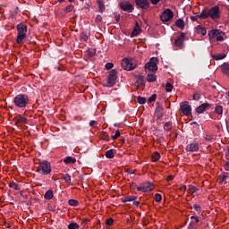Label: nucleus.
Listing matches in <instances>:
<instances>
[{
    "mask_svg": "<svg viewBox=\"0 0 229 229\" xmlns=\"http://www.w3.org/2000/svg\"><path fill=\"white\" fill-rule=\"evenodd\" d=\"M106 225H107V226H112L114 225V218H108Z\"/></svg>",
    "mask_w": 229,
    "mask_h": 229,
    "instance_id": "53",
    "label": "nucleus"
},
{
    "mask_svg": "<svg viewBox=\"0 0 229 229\" xmlns=\"http://www.w3.org/2000/svg\"><path fill=\"white\" fill-rule=\"evenodd\" d=\"M119 137H121V131H119V130H116L114 135L112 136V139L113 140H116V139H119Z\"/></svg>",
    "mask_w": 229,
    "mask_h": 229,
    "instance_id": "46",
    "label": "nucleus"
},
{
    "mask_svg": "<svg viewBox=\"0 0 229 229\" xmlns=\"http://www.w3.org/2000/svg\"><path fill=\"white\" fill-rule=\"evenodd\" d=\"M215 113H216L217 115H223V106H216L215 107Z\"/></svg>",
    "mask_w": 229,
    "mask_h": 229,
    "instance_id": "37",
    "label": "nucleus"
},
{
    "mask_svg": "<svg viewBox=\"0 0 229 229\" xmlns=\"http://www.w3.org/2000/svg\"><path fill=\"white\" fill-rule=\"evenodd\" d=\"M137 101L140 105H144L146 103V98L138 97Z\"/></svg>",
    "mask_w": 229,
    "mask_h": 229,
    "instance_id": "48",
    "label": "nucleus"
},
{
    "mask_svg": "<svg viewBox=\"0 0 229 229\" xmlns=\"http://www.w3.org/2000/svg\"><path fill=\"white\" fill-rule=\"evenodd\" d=\"M95 22H97L98 24H99V22H103V16L102 15H97V17L95 19Z\"/></svg>",
    "mask_w": 229,
    "mask_h": 229,
    "instance_id": "50",
    "label": "nucleus"
},
{
    "mask_svg": "<svg viewBox=\"0 0 229 229\" xmlns=\"http://www.w3.org/2000/svg\"><path fill=\"white\" fill-rule=\"evenodd\" d=\"M225 40V32L220 30V34L216 36V42H223Z\"/></svg>",
    "mask_w": 229,
    "mask_h": 229,
    "instance_id": "34",
    "label": "nucleus"
},
{
    "mask_svg": "<svg viewBox=\"0 0 229 229\" xmlns=\"http://www.w3.org/2000/svg\"><path fill=\"white\" fill-rule=\"evenodd\" d=\"M115 81H117V71L111 70L107 75V82L105 84V87H114L115 85Z\"/></svg>",
    "mask_w": 229,
    "mask_h": 229,
    "instance_id": "6",
    "label": "nucleus"
},
{
    "mask_svg": "<svg viewBox=\"0 0 229 229\" xmlns=\"http://www.w3.org/2000/svg\"><path fill=\"white\" fill-rule=\"evenodd\" d=\"M180 110L184 115H192V107L191 106V105H189V102H184L183 104H181Z\"/></svg>",
    "mask_w": 229,
    "mask_h": 229,
    "instance_id": "9",
    "label": "nucleus"
},
{
    "mask_svg": "<svg viewBox=\"0 0 229 229\" xmlns=\"http://www.w3.org/2000/svg\"><path fill=\"white\" fill-rule=\"evenodd\" d=\"M183 42H185V33L182 32L178 38L174 41V46L182 49L183 47Z\"/></svg>",
    "mask_w": 229,
    "mask_h": 229,
    "instance_id": "12",
    "label": "nucleus"
},
{
    "mask_svg": "<svg viewBox=\"0 0 229 229\" xmlns=\"http://www.w3.org/2000/svg\"><path fill=\"white\" fill-rule=\"evenodd\" d=\"M207 14L206 13H204V11L202 10V12L200 13V14L195 13L194 16H191V21L192 22H196L199 19H206Z\"/></svg>",
    "mask_w": 229,
    "mask_h": 229,
    "instance_id": "18",
    "label": "nucleus"
},
{
    "mask_svg": "<svg viewBox=\"0 0 229 229\" xmlns=\"http://www.w3.org/2000/svg\"><path fill=\"white\" fill-rule=\"evenodd\" d=\"M97 3L98 4V12L103 13L105 12V4H103V1L101 0H97Z\"/></svg>",
    "mask_w": 229,
    "mask_h": 229,
    "instance_id": "28",
    "label": "nucleus"
},
{
    "mask_svg": "<svg viewBox=\"0 0 229 229\" xmlns=\"http://www.w3.org/2000/svg\"><path fill=\"white\" fill-rule=\"evenodd\" d=\"M135 199H137V197L135 196L128 197V201H135Z\"/></svg>",
    "mask_w": 229,
    "mask_h": 229,
    "instance_id": "59",
    "label": "nucleus"
},
{
    "mask_svg": "<svg viewBox=\"0 0 229 229\" xmlns=\"http://www.w3.org/2000/svg\"><path fill=\"white\" fill-rule=\"evenodd\" d=\"M68 205H70V207H78L80 205V202L76 199H69Z\"/></svg>",
    "mask_w": 229,
    "mask_h": 229,
    "instance_id": "35",
    "label": "nucleus"
},
{
    "mask_svg": "<svg viewBox=\"0 0 229 229\" xmlns=\"http://www.w3.org/2000/svg\"><path fill=\"white\" fill-rule=\"evenodd\" d=\"M155 201H157V203H160V201H162V195L160 193L155 194Z\"/></svg>",
    "mask_w": 229,
    "mask_h": 229,
    "instance_id": "45",
    "label": "nucleus"
},
{
    "mask_svg": "<svg viewBox=\"0 0 229 229\" xmlns=\"http://www.w3.org/2000/svg\"><path fill=\"white\" fill-rule=\"evenodd\" d=\"M222 72L223 74H225V76H229V64H224L222 65Z\"/></svg>",
    "mask_w": 229,
    "mask_h": 229,
    "instance_id": "26",
    "label": "nucleus"
},
{
    "mask_svg": "<svg viewBox=\"0 0 229 229\" xmlns=\"http://www.w3.org/2000/svg\"><path fill=\"white\" fill-rule=\"evenodd\" d=\"M174 17V14L173 13V11H171V9H165L160 15V20L162 22H169V21H171V19Z\"/></svg>",
    "mask_w": 229,
    "mask_h": 229,
    "instance_id": "8",
    "label": "nucleus"
},
{
    "mask_svg": "<svg viewBox=\"0 0 229 229\" xmlns=\"http://www.w3.org/2000/svg\"><path fill=\"white\" fill-rule=\"evenodd\" d=\"M204 139H205V140H207V142H210V141L214 140V136H213V134H205Z\"/></svg>",
    "mask_w": 229,
    "mask_h": 229,
    "instance_id": "42",
    "label": "nucleus"
},
{
    "mask_svg": "<svg viewBox=\"0 0 229 229\" xmlns=\"http://www.w3.org/2000/svg\"><path fill=\"white\" fill-rule=\"evenodd\" d=\"M173 89H174V86H173V84H171V82H166L165 91L166 92H173Z\"/></svg>",
    "mask_w": 229,
    "mask_h": 229,
    "instance_id": "38",
    "label": "nucleus"
},
{
    "mask_svg": "<svg viewBox=\"0 0 229 229\" xmlns=\"http://www.w3.org/2000/svg\"><path fill=\"white\" fill-rule=\"evenodd\" d=\"M198 191H199V189H198L196 186L194 185L189 186V189H188L189 194H194L195 192H198Z\"/></svg>",
    "mask_w": 229,
    "mask_h": 229,
    "instance_id": "33",
    "label": "nucleus"
},
{
    "mask_svg": "<svg viewBox=\"0 0 229 229\" xmlns=\"http://www.w3.org/2000/svg\"><path fill=\"white\" fill-rule=\"evenodd\" d=\"M51 163L47 160H44L42 162H39V165L37 168V173L42 175H47L51 174Z\"/></svg>",
    "mask_w": 229,
    "mask_h": 229,
    "instance_id": "4",
    "label": "nucleus"
},
{
    "mask_svg": "<svg viewBox=\"0 0 229 229\" xmlns=\"http://www.w3.org/2000/svg\"><path fill=\"white\" fill-rule=\"evenodd\" d=\"M221 30L213 29L208 31V35L209 38V40H212L213 38H216L218 35H220Z\"/></svg>",
    "mask_w": 229,
    "mask_h": 229,
    "instance_id": "17",
    "label": "nucleus"
},
{
    "mask_svg": "<svg viewBox=\"0 0 229 229\" xmlns=\"http://www.w3.org/2000/svg\"><path fill=\"white\" fill-rule=\"evenodd\" d=\"M173 180H174V175H168V176L166 177V181H167V182H173Z\"/></svg>",
    "mask_w": 229,
    "mask_h": 229,
    "instance_id": "58",
    "label": "nucleus"
},
{
    "mask_svg": "<svg viewBox=\"0 0 229 229\" xmlns=\"http://www.w3.org/2000/svg\"><path fill=\"white\" fill-rule=\"evenodd\" d=\"M113 67H114V64H112V63L106 64V69L107 71H110V69H112Z\"/></svg>",
    "mask_w": 229,
    "mask_h": 229,
    "instance_id": "56",
    "label": "nucleus"
},
{
    "mask_svg": "<svg viewBox=\"0 0 229 229\" xmlns=\"http://www.w3.org/2000/svg\"><path fill=\"white\" fill-rule=\"evenodd\" d=\"M16 108H26L30 105V97L27 94H19L13 98Z\"/></svg>",
    "mask_w": 229,
    "mask_h": 229,
    "instance_id": "1",
    "label": "nucleus"
},
{
    "mask_svg": "<svg viewBox=\"0 0 229 229\" xmlns=\"http://www.w3.org/2000/svg\"><path fill=\"white\" fill-rule=\"evenodd\" d=\"M106 157L107 158H114V149H109L106 152Z\"/></svg>",
    "mask_w": 229,
    "mask_h": 229,
    "instance_id": "40",
    "label": "nucleus"
},
{
    "mask_svg": "<svg viewBox=\"0 0 229 229\" xmlns=\"http://www.w3.org/2000/svg\"><path fill=\"white\" fill-rule=\"evenodd\" d=\"M87 40H89V36L87 35V33L82 32L81 34V42H87Z\"/></svg>",
    "mask_w": 229,
    "mask_h": 229,
    "instance_id": "39",
    "label": "nucleus"
},
{
    "mask_svg": "<svg viewBox=\"0 0 229 229\" xmlns=\"http://www.w3.org/2000/svg\"><path fill=\"white\" fill-rule=\"evenodd\" d=\"M210 106L211 105L209 103H203L196 108V112L197 114H203V112H205L207 108H210Z\"/></svg>",
    "mask_w": 229,
    "mask_h": 229,
    "instance_id": "16",
    "label": "nucleus"
},
{
    "mask_svg": "<svg viewBox=\"0 0 229 229\" xmlns=\"http://www.w3.org/2000/svg\"><path fill=\"white\" fill-rule=\"evenodd\" d=\"M155 117L158 121H162V118L164 117V111L160 108L157 109L156 112H155Z\"/></svg>",
    "mask_w": 229,
    "mask_h": 229,
    "instance_id": "22",
    "label": "nucleus"
},
{
    "mask_svg": "<svg viewBox=\"0 0 229 229\" xmlns=\"http://www.w3.org/2000/svg\"><path fill=\"white\" fill-rule=\"evenodd\" d=\"M140 33H142V30H140L139 22H136L135 27L131 32V37H137V35H140Z\"/></svg>",
    "mask_w": 229,
    "mask_h": 229,
    "instance_id": "20",
    "label": "nucleus"
},
{
    "mask_svg": "<svg viewBox=\"0 0 229 229\" xmlns=\"http://www.w3.org/2000/svg\"><path fill=\"white\" fill-rule=\"evenodd\" d=\"M15 126H21L22 124H27L28 123V120L26 119V117L22 116V115H17L13 118Z\"/></svg>",
    "mask_w": 229,
    "mask_h": 229,
    "instance_id": "14",
    "label": "nucleus"
},
{
    "mask_svg": "<svg viewBox=\"0 0 229 229\" xmlns=\"http://www.w3.org/2000/svg\"><path fill=\"white\" fill-rule=\"evenodd\" d=\"M164 130L165 131H171L173 130V122H166L164 124Z\"/></svg>",
    "mask_w": 229,
    "mask_h": 229,
    "instance_id": "27",
    "label": "nucleus"
},
{
    "mask_svg": "<svg viewBox=\"0 0 229 229\" xmlns=\"http://www.w3.org/2000/svg\"><path fill=\"white\" fill-rule=\"evenodd\" d=\"M147 81H148V83H153L155 81H157V75L150 73L147 75Z\"/></svg>",
    "mask_w": 229,
    "mask_h": 229,
    "instance_id": "25",
    "label": "nucleus"
},
{
    "mask_svg": "<svg viewBox=\"0 0 229 229\" xmlns=\"http://www.w3.org/2000/svg\"><path fill=\"white\" fill-rule=\"evenodd\" d=\"M95 55H96V49H94V48H89V49L88 50V55H89V56L92 57V56H94Z\"/></svg>",
    "mask_w": 229,
    "mask_h": 229,
    "instance_id": "47",
    "label": "nucleus"
},
{
    "mask_svg": "<svg viewBox=\"0 0 229 229\" xmlns=\"http://www.w3.org/2000/svg\"><path fill=\"white\" fill-rule=\"evenodd\" d=\"M114 20L119 22V21H121V14H117L114 16Z\"/></svg>",
    "mask_w": 229,
    "mask_h": 229,
    "instance_id": "61",
    "label": "nucleus"
},
{
    "mask_svg": "<svg viewBox=\"0 0 229 229\" xmlns=\"http://www.w3.org/2000/svg\"><path fill=\"white\" fill-rule=\"evenodd\" d=\"M45 199H47L48 201L53 199L55 198V193L53 192V190H48L45 195H44Z\"/></svg>",
    "mask_w": 229,
    "mask_h": 229,
    "instance_id": "21",
    "label": "nucleus"
},
{
    "mask_svg": "<svg viewBox=\"0 0 229 229\" xmlns=\"http://www.w3.org/2000/svg\"><path fill=\"white\" fill-rule=\"evenodd\" d=\"M188 229H196V223L191 222L188 225Z\"/></svg>",
    "mask_w": 229,
    "mask_h": 229,
    "instance_id": "57",
    "label": "nucleus"
},
{
    "mask_svg": "<svg viewBox=\"0 0 229 229\" xmlns=\"http://www.w3.org/2000/svg\"><path fill=\"white\" fill-rule=\"evenodd\" d=\"M212 58L214 60H225V58H226V54H216V55H213Z\"/></svg>",
    "mask_w": 229,
    "mask_h": 229,
    "instance_id": "24",
    "label": "nucleus"
},
{
    "mask_svg": "<svg viewBox=\"0 0 229 229\" xmlns=\"http://www.w3.org/2000/svg\"><path fill=\"white\" fill-rule=\"evenodd\" d=\"M191 219L194 220L193 223H195V225L199 223V221H200L199 216H191Z\"/></svg>",
    "mask_w": 229,
    "mask_h": 229,
    "instance_id": "49",
    "label": "nucleus"
},
{
    "mask_svg": "<svg viewBox=\"0 0 229 229\" xmlns=\"http://www.w3.org/2000/svg\"><path fill=\"white\" fill-rule=\"evenodd\" d=\"M226 160H229V148H227V152L225 154Z\"/></svg>",
    "mask_w": 229,
    "mask_h": 229,
    "instance_id": "64",
    "label": "nucleus"
},
{
    "mask_svg": "<svg viewBox=\"0 0 229 229\" xmlns=\"http://www.w3.org/2000/svg\"><path fill=\"white\" fill-rule=\"evenodd\" d=\"M138 83H144V76L142 75H138V80H137Z\"/></svg>",
    "mask_w": 229,
    "mask_h": 229,
    "instance_id": "54",
    "label": "nucleus"
},
{
    "mask_svg": "<svg viewBox=\"0 0 229 229\" xmlns=\"http://www.w3.org/2000/svg\"><path fill=\"white\" fill-rule=\"evenodd\" d=\"M63 180H64L65 183H67L68 185L71 184V175H69L68 174H65L64 175Z\"/></svg>",
    "mask_w": 229,
    "mask_h": 229,
    "instance_id": "41",
    "label": "nucleus"
},
{
    "mask_svg": "<svg viewBox=\"0 0 229 229\" xmlns=\"http://www.w3.org/2000/svg\"><path fill=\"white\" fill-rule=\"evenodd\" d=\"M73 8H74V7L72 6V4L67 5V6L65 7V12H67V13H69L72 12V9H73Z\"/></svg>",
    "mask_w": 229,
    "mask_h": 229,
    "instance_id": "55",
    "label": "nucleus"
},
{
    "mask_svg": "<svg viewBox=\"0 0 229 229\" xmlns=\"http://www.w3.org/2000/svg\"><path fill=\"white\" fill-rule=\"evenodd\" d=\"M122 67L125 71H133V69L137 67V64H135V61H133V59L124 58L122 60Z\"/></svg>",
    "mask_w": 229,
    "mask_h": 229,
    "instance_id": "7",
    "label": "nucleus"
},
{
    "mask_svg": "<svg viewBox=\"0 0 229 229\" xmlns=\"http://www.w3.org/2000/svg\"><path fill=\"white\" fill-rule=\"evenodd\" d=\"M188 153H195L196 151H199V142H192L186 146L185 148Z\"/></svg>",
    "mask_w": 229,
    "mask_h": 229,
    "instance_id": "11",
    "label": "nucleus"
},
{
    "mask_svg": "<svg viewBox=\"0 0 229 229\" xmlns=\"http://www.w3.org/2000/svg\"><path fill=\"white\" fill-rule=\"evenodd\" d=\"M90 220L89 218L82 219L81 225H87Z\"/></svg>",
    "mask_w": 229,
    "mask_h": 229,
    "instance_id": "60",
    "label": "nucleus"
},
{
    "mask_svg": "<svg viewBox=\"0 0 229 229\" xmlns=\"http://www.w3.org/2000/svg\"><path fill=\"white\" fill-rule=\"evenodd\" d=\"M151 160L152 162H158V160H160V153L154 152L151 156Z\"/></svg>",
    "mask_w": 229,
    "mask_h": 229,
    "instance_id": "30",
    "label": "nucleus"
},
{
    "mask_svg": "<svg viewBox=\"0 0 229 229\" xmlns=\"http://www.w3.org/2000/svg\"><path fill=\"white\" fill-rule=\"evenodd\" d=\"M204 13H206V19H212V21H217L221 19V10L219 6L215 5L210 9H203Z\"/></svg>",
    "mask_w": 229,
    "mask_h": 229,
    "instance_id": "2",
    "label": "nucleus"
},
{
    "mask_svg": "<svg viewBox=\"0 0 229 229\" xmlns=\"http://www.w3.org/2000/svg\"><path fill=\"white\" fill-rule=\"evenodd\" d=\"M154 101H157V94H153V95L148 98V103H153Z\"/></svg>",
    "mask_w": 229,
    "mask_h": 229,
    "instance_id": "51",
    "label": "nucleus"
},
{
    "mask_svg": "<svg viewBox=\"0 0 229 229\" xmlns=\"http://www.w3.org/2000/svg\"><path fill=\"white\" fill-rule=\"evenodd\" d=\"M158 58L152 57L150 61L145 64V70L148 71L149 72H156L158 71Z\"/></svg>",
    "mask_w": 229,
    "mask_h": 229,
    "instance_id": "5",
    "label": "nucleus"
},
{
    "mask_svg": "<svg viewBox=\"0 0 229 229\" xmlns=\"http://www.w3.org/2000/svg\"><path fill=\"white\" fill-rule=\"evenodd\" d=\"M218 178H219L220 182H226V178H228V174H226V173H222V174L219 175Z\"/></svg>",
    "mask_w": 229,
    "mask_h": 229,
    "instance_id": "36",
    "label": "nucleus"
},
{
    "mask_svg": "<svg viewBox=\"0 0 229 229\" xmlns=\"http://www.w3.org/2000/svg\"><path fill=\"white\" fill-rule=\"evenodd\" d=\"M16 30L18 31L16 43L21 45L24 38H26V33H28V25L24 23H20L16 26Z\"/></svg>",
    "mask_w": 229,
    "mask_h": 229,
    "instance_id": "3",
    "label": "nucleus"
},
{
    "mask_svg": "<svg viewBox=\"0 0 229 229\" xmlns=\"http://www.w3.org/2000/svg\"><path fill=\"white\" fill-rule=\"evenodd\" d=\"M193 208L196 210V212H201V206L199 204H194Z\"/></svg>",
    "mask_w": 229,
    "mask_h": 229,
    "instance_id": "52",
    "label": "nucleus"
},
{
    "mask_svg": "<svg viewBox=\"0 0 229 229\" xmlns=\"http://www.w3.org/2000/svg\"><path fill=\"white\" fill-rule=\"evenodd\" d=\"M192 99H194V101H199V99H201V94L196 92L193 94Z\"/></svg>",
    "mask_w": 229,
    "mask_h": 229,
    "instance_id": "44",
    "label": "nucleus"
},
{
    "mask_svg": "<svg viewBox=\"0 0 229 229\" xmlns=\"http://www.w3.org/2000/svg\"><path fill=\"white\" fill-rule=\"evenodd\" d=\"M175 26L177 28H180V30H183V28H185V21H183L182 19H178L176 21H175Z\"/></svg>",
    "mask_w": 229,
    "mask_h": 229,
    "instance_id": "23",
    "label": "nucleus"
},
{
    "mask_svg": "<svg viewBox=\"0 0 229 229\" xmlns=\"http://www.w3.org/2000/svg\"><path fill=\"white\" fill-rule=\"evenodd\" d=\"M135 4L139 8H141L142 10H148V8H149L148 0H135Z\"/></svg>",
    "mask_w": 229,
    "mask_h": 229,
    "instance_id": "15",
    "label": "nucleus"
},
{
    "mask_svg": "<svg viewBox=\"0 0 229 229\" xmlns=\"http://www.w3.org/2000/svg\"><path fill=\"white\" fill-rule=\"evenodd\" d=\"M159 1H162V0H150V3L152 4H158V2Z\"/></svg>",
    "mask_w": 229,
    "mask_h": 229,
    "instance_id": "62",
    "label": "nucleus"
},
{
    "mask_svg": "<svg viewBox=\"0 0 229 229\" xmlns=\"http://www.w3.org/2000/svg\"><path fill=\"white\" fill-rule=\"evenodd\" d=\"M194 30L195 33H197L198 35H202V37H205V35H207V29L201 25H198L197 27H195Z\"/></svg>",
    "mask_w": 229,
    "mask_h": 229,
    "instance_id": "19",
    "label": "nucleus"
},
{
    "mask_svg": "<svg viewBox=\"0 0 229 229\" xmlns=\"http://www.w3.org/2000/svg\"><path fill=\"white\" fill-rule=\"evenodd\" d=\"M137 191L140 192H151L153 191V184L151 182H144L137 187Z\"/></svg>",
    "mask_w": 229,
    "mask_h": 229,
    "instance_id": "10",
    "label": "nucleus"
},
{
    "mask_svg": "<svg viewBox=\"0 0 229 229\" xmlns=\"http://www.w3.org/2000/svg\"><path fill=\"white\" fill-rule=\"evenodd\" d=\"M9 187L14 191H21V185H19L17 182H10Z\"/></svg>",
    "mask_w": 229,
    "mask_h": 229,
    "instance_id": "32",
    "label": "nucleus"
},
{
    "mask_svg": "<svg viewBox=\"0 0 229 229\" xmlns=\"http://www.w3.org/2000/svg\"><path fill=\"white\" fill-rule=\"evenodd\" d=\"M225 171H229V162H226L225 164Z\"/></svg>",
    "mask_w": 229,
    "mask_h": 229,
    "instance_id": "63",
    "label": "nucleus"
},
{
    "mask_svg": "<svg viewBox=\"0 0 229 229\" xmlns=\"http://www.w3.org/2000/svg\"><path fill=\"white\" fill-rule=\"evenodd\" d=\"M119 6L121 10H123V12H131V10H133V5H131V4H130V2L127 1L121 2L119 4Z\"/></svg>",
    "mask_w": 229,
    "mask_h": 229,
    "instance_id": "13",
    "label": "nucleus"
},
{
    "mask_svg": "<svg viewBox=\"0 0 229 229\" xmlns=\"http://www.w3.org/2000/svg\"><path fill=\"white\" fill-rule=\"evenodd\" d=\"M100 139L102 140L108 141V140H110V136L108 135V133L106 131H101L100 132Z\"/></svg>",
    "mask_w": 229,
    "mask_h": 229,
    "instance_id": "29",
    "label": "nucleus"
},
{
    "mask_svg": "<svg viewBox=\"0 0 229 229\" xmlns=\"http://www.w3.org/2000/svg\"><path fill=\"white\" fill-rule=\"evenodd\" d=\"M68 229H80V225L77 223H71L68 225Z\"/></svg>",
    "mask_w": 229,
    "mask_h": 229,
    "instance_id": "43",
    "label": "nucleus"
},
{
    "mask_svg": "<svg viewBox=\"0 0 229 229\" xmlns=\"http://www.w3.org/2000/svg\"><path fill=\"white\" fill-rule=\"evenodd\" d=\"M64 164H76V158L72 157H66L64 160Z\"/></svg>",
    "mask_w": 229,
    "mask_h": 229,
    "instance_id": "31",
    "label": "nucleus"
}]
</instances>
